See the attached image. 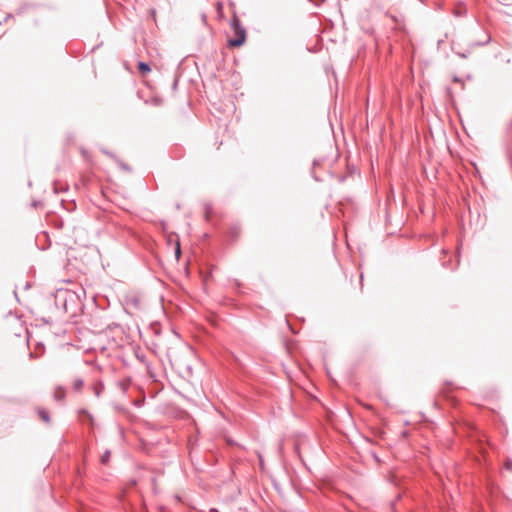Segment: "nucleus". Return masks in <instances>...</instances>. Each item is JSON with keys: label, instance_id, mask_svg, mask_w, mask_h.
Listing matches in <instances>:
<instances>
[{"label": "nucleus", "instance_id": "5", "mask_svg": "<svg viewBox=\"0 0 512 512\" xmlns=\"http://www.w3.org/2000/svg\"><path fill=\"white\" fill-rule=\"evenodd\" d=\"M138 69L143 74L151 71L149 64L146 62H142V61L138 63Z\"/></svg>", "mask_w": 512, "mask_h": 512}, {"label": "nucleus", "instance_id": "14", "mask_svg": "<svg viewBox=\"0 0 512 512\" xmlns=\"http://www.w3.org/2000/svg\"><path fill=\"white\" fill-rule=\"evenodd\" d=\"M211 512H218V510L213 508V509H211Z\"/></svg>", "mask_w": 512, "mask_h": 512}, {"label": "nucleus", "instance_id": "13", "mask_svg": "<svg viewBox=\"0 0 512 512\" xmlns=\"http://www.w3.org/2000/svg\"><path fill=\"white\" fill-rule=\"evenodd\" d=\"M155 103L158 105L161 103V101L159 99H155Z\"/></svg>", "mask_w": 512, "mask_h": 512}, {"label": "nucleus", "instance_id": "8", "mask_svg": "<svg viewBox=\"0 0 512 512\" xmlns=\"http://www.w3.org/2000/svg\"><path fill=\"white\" fill-rule=\"evenodd\" d=\"M491 41V37L488 35L484 41L473 44V46H484Z\"/></svg>", "mask_w": 512, "mask_h": 512}, {"label": "nucleus", "instance_id": "10", "mask_svg": "<svg viewBox=\"0 0 512 512\" xmlns=\"http://www.w3.org/2000/svg\"><path fill=\"white\" fill-rule=\"evenodd\" d=\"M505 467L508 470H512V461L511 460H507L506 463H505Z\"/></svg>", "mask_w": 512, "mask_h": 512}, {"label": "nucleus", "instance_id": "2", "mask_svg": "<svg viewBox=\"0 0 512 512\" xmlns=\"http://www.w3.org/2000/svg\"><path fill=\"white\" fill-rule=\"evenodd\" d=\"M66 396V391L62 387H57L54 390L53 397L56 401H62Z\"/></svg>", "mask_w": 512, "mask_h": 512}, {"label": "nucleus", "instance_id": "1", "mask_svg": "<svg viewBox=\"0 0 512 512\" xmlns=\"http://www.w3.org/2000/svg\"><path fill=\"white\" fill-rule=\"evenodd\" d=\"M230 27L234 37L228 40L230 47H240L246 40V29L241 25L239 19L234 16L230 22Z\"/></svg>", "mask_w": 512, "mask_h": 512}, {"label": "nucleus", "instance_id": "3", "mask_svg": "<svg viewBox=\"0 0 512 512\" xmlns=\"http://www.w3.org/2000/svg\"><path fill=\"white\" fill-rule=\"evenodd\" d=\"M38 412V415L40 416V418L46 422V423H50V416H49V413L48 411H46L45 409H42V408H39L37 410Z\"/></svg>", "mask_w": 512, "mask_h": 512}, {"label": "nucleus", "instance_id": "11", "mask_svg": "<svg viewBox=\"0 0 512 512\" xmlns=\"http://www.w3.org/2000/svg\"><path fill=\"white\" fill-rule=\"evenodd\" d=\"M81 413L85 414L87 416V418L92 422L93 421V417L90 413H88L87 411L83 410L81 411Z\"/></svg>", "mask_w": 512, "mask_h": 512}, {"label": "nucleus", "instance_id": "7", "mask_svg": "<svg viewBox=\"0 0 512 512\" xmlns=\"http://www.w3.org/2000/svg\"><path fill=\"white\" fill-rule=\"evenodd\" d=\"M84 385V382L82 379H76L73 383V387L75 390H80Z\"/></svg>", "mask_w": 512, "mask_h": 512}, {"label": "nucleus", "instance_id": "9", "mask_svg": "<svg viewBox=\"0 0 512 512\" xmlns=\"http://www.w3.org/2000/svg\"><path fill=\"white\" fill-rule=\"evenodd\" d=\"M180 253H181L180 244H179V242H177V246H176V249H175V254H176L177 258L180 256Z\"/></svg>", "mask_w": 512, "mask_h": 512}, {"label": "nucleus", "instance_id": "12", "mask_svg": "<svg viewBox=\"0 0 512 512\" xmlns=\"http://www.w3.org/2000/svg\"><path fill=\"white\" fill-rule=\"evenodd\" d=\"M95 394H96V396H99L100 395V389L97 388L96 391H95Z\"/></svg>", "mask_w": 512, "mask_h": 512}, {"label": "nucleus", "instance_id": "6", "mask_svg": "<svg viewBox=\"0 0 512 512\" xmlns=\"http://www.w3.org/2000/svg\"><path fill=\"white\" fill-rule=\"evenodd\" d=\"M452 51L454 53H456L459 57L463 58V59H466L469 56V54H470V50H466L464 52L456 51L454 43H452Z\"/></svg>", "mask_w": 512, "mask_h": 512}, {"label": "nucleus", "instance_id": "4", "mask_svg": "<svg viewBox=\"0 0 512 512\" xmlns=\"http://www.w3.org/2000/svg\"><path fill=\"white\" fill-rule=\"evenodd\" d=\"M111 457V451L109 449L105 450V452L101 455L100 463L102 465H106L109 463Z\"/></svg>", "mask_w": 512, "mask_h": 512}]
</instances>
